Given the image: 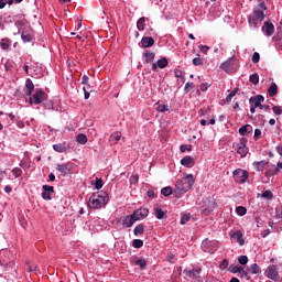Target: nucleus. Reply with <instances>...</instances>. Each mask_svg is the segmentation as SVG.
Masks as SVG:
<instances>
[{"instance_id": "30", "label": "nucleus", "mask_w": 282, "mask_h": 282, "mask_svg": "<svg viewBox=\"0 0 282 282\" xmlns=\"http://www.w3.org/2000/svg\"><path fill=\"white\" fill-rule=\"evenodd\" d=\"M228 271L229 272H232V274H237L238 272H243V267H239V265H235V264H231L229 268H228Z\"/></svg>"}, {"instance_id": "9", "label": "nucleus", "mask_w": 282, "mask_h": 282, "mask_svg": "<svg viewBox=\"0 0 282 282\" xmlns=\"http://www.w3.org/2000/svg\"><path fill=\"white\" fill-rule=\"evenodd\" d=\"M202 250H204V252H209L210 254H213V252H216L217 250V243L208 239H205L202 242Z\"/></svg>"}, {"instance_id": "39", "label": "nucleus", "mask_w": 282, "mask_h": 282, "mask_svg": "<svg viewBox=\"0 0 282 282\" xmlns=\"http://www.w3.org/2000/svg\"><path fill=\"white\" fill-rule=\"evenodd\" d=\"M236 213H237V215H239V217H243V215H246V213H248V209H246V207H243V206H239L236 208Z\"/></svg>"}, {"instance_id": "54", "label": "nucleus", "mask_w": 282, "mask_h": 282, "mask_svg": "<svg viewBox=\"0 0 282 282\" xmlns=\"http://www.w3.org/2000/svg\"><path fill=\"white\" fill-rule=\"evenodd\" d=\"M26 265H28V272H35V274L36 272H39V267L32 265L30 263H26Z\"/></svg>"}, {"instance_id": "10", "label": "nucleus", "mask_w": 282, "mask_h": 282, "mask_svg": "<svg viewBox=\"0 0 282 282\" xmlns=\"http://www.w3.org/2000/svg\"><path fill=\"white\" fill-rule=\"evenodd\" d=\"M229 237L231 241H236L239 246H245L246 240L243 239V234L240 230L230 231Z\"/></svg>"}, {"instance_id": "52", "label": "nucleus", "mask_w": 282, "mask_h": 282, "mask_svg": "<svg viewBox=\"0 0 282 282\" xmlns=\"http://www.w3.org/2000/svg\"><path fill=\"white\" fill-rule=\"evenodd\" d=\"M198 57H195L193 59V65H195V67H199V65H204V62L199 58V54H197Z\"/></svg>"}, {"instance_id": "36", "label": "nucleus", "mask_w": 282, "mask_h": 282, "mask_svg": "<svg viewBox=\"0 0 282 282\" xmlns=\"http://www.w3.org/2000/svg\"><path fill=\"white\" fill-rule=\"evenodd\" d=\"M250 272L251 274H261V267H259L257 263H253L250 265Z\"/></svg>"}, {"instance_id": "29", "label": "nucleus", "mask_w": 282, "mask_h": 282, "mask_svg": "<svg viewBox=\"0 0 282 282\" xmlns=\"http://www.w3.org/2000/svg\"><path fill=\"white\" fill-rule=\"evenodd\" d=\"M267 177H272V175H279V167L272 165L269 171L265 172Z\"/></svg>"}, {"instance_id": "63", "label": "nucleus", "mask_w": 282, "mask_h": 282, "mask_svg": "<svg viewBox=\"0 0 282 282\" xmlns=\"http://www.w3.org/2000/svg\"><path fill=\"white\" fill-rule=\"evenodd\" d=\"M148 197H149L150 199H154V197H155V192L152 191V189H149V191H148Z\"/></svg>"}, {"instance_id": "59", "label": "nucleus", "mask_w": 282, "mask_h": 282, "mask_svg": "<svg viewBox=\"0 0 282 282\" xmlns=\"http://www.w3.org/2000/svg\"><path fill=\"white\" fill-rule=\"evenodd\" d=\"M193 87H195V85L191 82H188L187 84H185V91L188 93L191 89H193Z\"/></svg>"}, {"instance_id": "20", "label": "nucleus", "mask_w": 282, "mask_h": 282, "mask_svg": "<svg viewBox=\"0 0 282 282\" xmlns=\"http://www.w3.org/2000/svg\"><path fill=\"white\" fill-rule=\"evenodd\" d=\"M56 171H58L59 173H62L65 176V175L69 174V171H72V165L69 163L57 164Z\"/></svg>"}, {"instance_id": "44", "label": "nucleus", "mask_w": 282, "mask_h": 282, "mask_svg": "<svg viewBox=\"0 0 282 282\" xmlns=\"http://www.w3.org/2000/svg\"><path fill=\"white\" fill-rule=\"evenodd\" d=\"M228 265H230V262L228 261V259H224L220 262L219 268H220V270H228Z\"/></svg>"}, {"instance_id": "33", "label": "nucleus", "mask_w": 282, "mask_h": 282, "mask_svg": "<svg viewBox=\"0 0 282 282\" xmlns=\"http://www.w3.org/2000/svg\"><path fill=\"white\" fill-rule=\"evenodd\" d=\"M161 193L164 195V197H170V195H175L174 189L172 187H163L161 189Z\"/></svg>"}, {"instance_id": "53", "label": "nucleus", "mask_w": 282, "mask_h": 282, "mask_svg": "<svg viewBox=\"0 0 282 282\" xmlns=\"http://www.w3.org/2000/svg\"><path fill=\"white\" fill-rule=\"evenodd\" d=\"M135 265H139L142 269L147 267V260L140 259L135 261Z\"/></svg>"}, {"instance_id": "19", "label": "nucleus", "mask_w": 282, "mask_h": 282, "mask_svg": "<svg viewBox=\"0 0 282 282\" xmlns=\"http://www.w3.org/2000/svg\"><path fill=\"white\" fill-rule=\"evenodd\" d=\"M53 149L56 151V153H67V151H69V145L67 142H63L54 144Z\"/></svg>"}, {"instance_id": "60", "label": "nucleus", "mask_w": 282, "mask_h": 282, "mask_svg": "<svg viewBox=\"0 0 282 282\" xmlns=\"http://www.w3.org/2000/svg\"><path fill=\"white\" fill-rule=\"evenodd\" d=\"M237 95V93L231 91L227 97H226V102H230L232 100V98H235V96Z\"/></svg>"}, {"instance_id": "40", "label": "nucleus", "mask_w": 282, "mask_h": 282, "mask_svg": "<svg viewBox=\"0 0 282 282\" xmlns=\"http://www.w3.org/2000/svg\"><path fill=\"white\" fill-rule=\"evenodd\" d=\"M77 142H78V144H87V135L78 134L77 135Z\"/></svg>"}, {"instance_id": "27", "label": "nucleus", "mask_w": 282, "mask_h": 282, "mask_svg": "<svg viewBox=\"0 0 282 282\" xmlns=\"http://www.w3.org/2000/svg\"><path fill=\"white\" fill-rule=\"evenodd\" d=\"M133 234L135 237H138V235H144V225L143 224L137 225L133 229Z\"/></svg>"}, {"instance_id": "1", "label": "nucleus", "mask_w": 282, "mask_h": 282, "mask_svg": "<svg viewBox=\"0 0 282 282\" xmlns=\"http://www.w3.org/2000/svg\"><path fill=\"white\" fill-rule=\"evenodd\" d=\"M193 184H195L193 174H187L185 177L177 180L174 187L175 197H182L185 193H188L193 188Z\"/></svg>"}, {"instance_id": "28", "label": "nucleus", "mask_w": 282, "mask_h": 282, "mask_svg": "<svg viewBox=\"0 0 282 282\" xmlns=\"http://www.w3.org/2000/svg\"><path fill=\"white\" fill-rule=\"evenodd\" d=\"M122 138V133L120 132H115L110 135V141L113 142V144H118Z\"/></svg>"}, {"instance_id": "41", "label": "nucleus", "mask_w": 282, "mask_h": 282, "mask_svg": "<svg viewBox=\"0 0 282 282\" xmlns=\"http://www.w3.org/2000/svg\"><path fill=\"white\" fill-rule=\"evenodd\" d=\"M93 184L97 191H100V188L104 186L102 178H96L95 183L93 182Z\"/></svg>"}, {"instance_id": "5", "label": "nucleus", "mask_w": 282, "mask_h": 282, "mask_svg": "<svg viewBox=\"0 0 282 282\" xmlns=\"http://www.w3.org/2000/svg\"><path fill=\"white\" fill-rule=\"evenodd\" d=\"M236 65H237V59L231 57L223 62L219 66V69H223V72H226L227 74H232V72H235Z\"/></svg>"}, {"instance_id": "2", "label": "nucleus", "mask_w": 282, "mask_h": 282, "mask_svg": "<svg viewBox=\"0 0 282 282\" xmlns=\"http://www.w3.org/2000/svg\"><path fill=\"white\" fill-rule=\"evenodd\" d=\"M108 202L109 196L107 195V193H95L89 197L88 207L93 208L94 210L105 208Z\"/></svg>"}, {"instance_id": "13", "label": "nucleus", "mask_w": 282, "mask_h": 282, "mask_svg": "<svg viewBox=\"0 0 282 282\" xmlns=\"http://www.w3.org/2000/svg\"><path fill=\"white\" fill-rule=\"evenodd\" d=\"M42 188V198L50 202V199H52V195H54V186L43 185Z\"/></svg>"}, {"instance_id": "38", "label": "nucleus", "mask_w": 282, "mask_h": 282, "mask_svg": "<svg viewBox=\"0 0 282 282\" xmlns=\"http://www.w3.org/2000/svg\"><path fill=\"white\" fill-rule=\"evenodd\" d=\"M261 197H263V199H272V197H274V194H272V191L267 189L261 194Z\"/></svg>"}, {"instance_id": "3", "label": "nucleus", "mask_w": 282, "mask_h": 282, "mask_svg": "<svg viewBox=\"0 0 282 282\" xmlns=\"http://www.w3.org/2000/svg\"><path fill=\"white\" fill-rule=\"evenodd\" d=\"M260 8L261 10L256 9L253 10V13L248 17L250 28H258L259 23L265 19V13L263 11L268 10V7H265V3H260Z\"/></svg>"}, {"instance_id": "14", "label": "nucleus", "mask_w": 282, "mask_h": 282, "mask_svg": "<svg viewBox=\"0 0 282 282\" xmlns=\"http://www.w3.org/2000/svg\"><path fill=\"white\" fill-rule=\"evenodd\" d=\"M199 274H202V269L199 268L187 272L188 279H192L193 282H202Z\"/></svg>"}, {"instance_id": "45", "label": "nucleus", "mask_w": 282, "mask_h": 282, "mask_svg": "<svg viewBox=\"0 0 282 282\" xmlns=\"http://www.w3.org/2000/svg\"><path fill=\"white\" fill-rule=\"evenodd\" d=\"M156 111H159L160 113H165V111H169V105H159L156 107Z\"/></svg>"}, {"instance_id": "37", "label": "nucleus", "mask_w": 282, "mask_h": 282, "mask_svg": "<svg viewBox=\"0 0 282 282\" xmlns=\"http://www.w3.org/2000/svg\"><path fill=\"white\" fill-rule=\"evenodd\" d=\"M249 80L252 85H259V74L254 73L250 75Z\"/></svg>"}, {"instance_id": "32", "label": "nucleus", "mask_w": 282, "mask_h": 282, "mask_svg": "<svg viewBox=\"0 0 282 282\" xmlns=\"http://www.w3.org/2000/svg\"><path fill=\"white\" fill-rule=\"evenodd\" d=\"M268 94L271 97H274V96H276V94H279V88H278L276 84H273L270 86V88L268 89Z\"/></svg>"}, {"instance_id": "50", "label": "nucleus", "mask_w": 282, "mask_h": 282, "mask_svg": "<svg viewBox=\"0 0 282 282\" xmlns=\"http://www.w3.org/2000/svg\"><path fill=\"white\" fill-rule=\"evenodd\" d=\"M252 63L257 64L259 63V61H261V55L259 54V52H254L252 57H251Z\"/></svg>"}, {"instance_id": "51", "label": "nucleus", "mask_w": 282, "mask_h": 282, "mask_svg": "<svg viewBox=\"0 0 282 282\" xmlns=\"http://www.w3.org/2000/svg\"><path fill=\"white\" fill-rule=\"evenodd\" d=\"M272 111L275 116H281L282 113V107L281 106H273Z\"/></svg>"}, {"instance_id": "21", "label": "nucleus", "mask_w": 282, "mask_h": 282, "mask_svg": "<svg viewBox=\"0 0 282 282\" xmlns=\"http://www.w3.org/2000/svg\"><path fill=\"white\" fill-rule=\"evenodd\" d=\"M154 44L155 40H153L151 36L142 37L141 40L142 47H153Z\"/></svg>"}, {"instance_id": "42", "label": "nucleus", "mask_w": 282, "mask_h": 282, "mask_svg": "<svg viewBox=\"0 0 282 282\" xmlns=\"http://www.w3.org/2000/svg\"><path fill=\"white\" fill-rule=\"evenodd\" d=\"M248 129H250V124L242 126V127L239 129L240 135H246V133H250V131H249Z\"/></svg>"}, {"instance_id": "43", "label": "nucleus", "mask_w": 282, "mask_h": 282, "mask_svg": "<svg viewBox=\"0 0 282 282\" xmlns=\"http://www.w3.org/2000/svg\"><path fill=\"white\" fill-rule=\"evenodd\" d=\"M180 149H181V153H186V151H193V145H191V144H182L180 147Z\"/></svg>"}, {"instance_id": "23", "label": "nucleus", "mask_w": 282, "mask_h": 282, "mask_svg": "<svg viewBox=\"0 0 282 282\" xmlns=\"http://www.w3.org/2000/svg\"><path fill=\"white\" fill-rule=\"evenodd\" d=\"M254 170L261 172L268 166V161H257L253 162Z\"/></svg>"}, {"instance_id": "22", "label": "nucleus", "mask_w": 282, "mask_h": 282, "mask_svg": "<svg viewBox=\"0 0 282 282\" xmlns=\"http://www.w3.org/2000/svg\"><path fill=\"white\" fill-rule=\"evenodd\" d=\"M32 91H34V83H32V79L28 78L25 80V94H26V96H32Z\"/></svg>"}, {"instance_id": "11", "label": "nucleus", "mask_w": 282, "mask_h": 282, "mask_svg": "<svg viewBox=\"0 0 282 282\" xmlns=\"http://www.w3.org/2000/svg\"><path fill=\"white\" fill-rule=\"evenodd\" d=\"M12 253L10 251H1L0 252V263L4 267H12Z\"/></svg>"}, {"instance_id": "64", "label": "nucleus", "mask_w": 282, "mask_h": 282, "mask_svg": "<svg viewBox=\"0 0 282 282\" xmlns=\"http://www.w3.org/2000/svg\"><path fill=\"white\" fill-rule=\"evenodd\" d=\"M275 151H276V153H279V155H281V158H282V144H281V145H278V147L275 148Z\"/></svg>"}, {"instance_id": "31", "label": "nucleus", "mask_w": 282, "mask_h": 282, "mask_svg": "<svg viewBox=\"0 0 282 282\" xmlns=\"http://www.w3.org/2000/svg\"><path fill=\"white\" fill-rule=\"evenodd\" d=\"M154 215H155L156 219H164V215H166V214L164 213V210H162V208L154 207Z\"/></svg>"}, {"instance_id": "56", "label": "nucleus", "mask_w": 282, "mask_h": 282, "mask_svg": "<svg viewBox=\"0 0 282 282\" xmlns=\"http://www.w3.org/2000/svg\"><path fill=\"white\" fill-rule=\"evenodd\" d=\"M142 246H144V242L140 239H135L133 241V248H142Z\"/></svg>"}, {"instance_id": "4", "label": "nucleus", "mask_w": 282, "mask_h": 282, "mask_svg": "<svg viewBox=\"0 0 282 282\" xmlns=\"http://www.w3.org/2000/svg\"><path fill=\"white\" fill-rule=\"evenodd\" d=\"M264 100H265V98L263 97V95H258V96L251 97L249 99L251 113H256L257 108L263 109L264 106L261 104L264 102Z\"/></svg>"}, {"instance_id": "12", "label": "nucleus", "mask_w": 282, "mask_h": 282, "mask_svg": "<svg viewBox=\"0 0 282 282\" xmlns=\"http://www.w3.org/2000/svg\"><path fill=\"white\" fill-rule=\"evenodd\" d=\"M132 215L137 221H140V219H147V217H149V208L141 207L135 209Z\"/></svg>"}, {"instance_id": "7", "label": "nucleus", "mask_w": 282, "mask_h": 282, "mask_svg": "<svg viewBox=\"0 0 282 282\" xmlns=\"http://www.w3.org/2000/svg\"><path fill=\"white\" fill-rule=\"evenodd\" d=\"M248 140L240 139V141L236 144L237 153L240 155V158H246L248 155V147L246 143Z\"/></svg>"}, {"instance_id": "61", "label": "nucleus", "mask_w": 282, "mask_h": 282, "mask_svg": "<svg viewBox=\"0 0 282 282\" xmlns=\"http://www.w3.org/2000/svg\"><path fill=\"white\" fill-rule=\"evenodd\" d=\"M253 138H254L256 140H259V138H261V129H256V130H254Z\"/></svg>"}, {"instance_id": "26", "label": "nucleus", "mask_w": 282, "mask_h": 282, "mask_svg": "<svg viewBox=\"0 0 282 282\" xmlns=\"http://www.w3.org/2000/svg\"><path fill=\"white\" fill-rule=\"evenodd\" d=\"M137 28L140 32H143L144 28H147V18H140L137 22Z\"/></svg>"}, {"instance_id": "49", "label": "nucleus", "mask_w": 282, "mask_h": 282, "mask_svg": "<svg viewBox=\"0 0 282 282\" xmlns=\"http://www.w3.org/2000/svg\"><path fill=\"white\" fill-rule=\"evenodd\" d=\"M138 182H140V175L138 174H132L130 176V184H138Z\"/></svg>"}, {"instance_id": "55", "label": "nucleus", "mask_w": 282, "mask_h": 282, "mask_svg": "<svg viewBox=\"0 0 282 282\" xmlns=\"http://www.w3.org/2000/svg\"><path fill=\"white\" fill-rule=\"evenodd\" d=\"M198 48L200 50V52H203V54H208L210 46L200 44Z\"/></svg>"}, {"instance_id": "16", "label": "nucleus", "mask_w": 282, "mask_h": 282, "mask_svg": "<svg viewBox=\"0 0 282 282\" xmlns=\"http://www.w3.org/2000/svg\"><path fill=\"white\" fill-rule=\"evenodd\" d=\"M34 98V105H41L43 100H45V91L41 89H36L35 93L33 94Z\"/></svg>"}, {"instance_id": "6", "label": "nucleus", "mask_w": 282, "mask_h": 282, "mask_svg": "<svg viewBox=\"0 0 282 282\" xmlns=\"http://www.w3.org/2000/svg\"><path fill=\"white\" fill-rule=\"evenodd\" d=\"M264 276L271 279V281H279V270L276 269V265L270 264L264 272Z\"/></svg>"}, {"instance_id": "35", "label": "nucleus", "mask_w": 282, "mask_h": 282, "mask_svg": "<svg viewBox=\"0 0 282 282\" xmlns=\"http://www.w3.org/2000/svg\"><path fill=\"white\" fill-rule=\"evenodd\" d=\"M143 56L145 57V63H153L155 61V53H143Z\"/></svg>"}, {"instance_id": "62", "label": "nucleus", "mask_w": 282, "mask_h": 282, "mask_svg": "<svg viewBox=\"0 0 282 282\" xmlns=\"http://www.w3.org/2000/svg\"><path fill=\"white\" fill-rule=\"evenodd\" d=\"M83 91H84V98L85 100H89V91H87V87H83Z\"/></svg>"}, {"instance_id": "15", "label": "nucleus", "mask_w": 282, "mask_h": 282, "mask_svg": "<svg viewBox=\"0 0 282 282\" xmlns=\"http://www.w3.org/2000/svg\"><path fill=\"white\" fill-rule=\"evenodd\" d=\"M262 32L267 36H272V34H274V24H272V22L265 21L262 26Z\"/></svg>"}, {"instance_id": "18", "label": "nucleus", "mask_w": 282, "mask_h": 282, "mask_svg": "<svg viewBox=\"0 0 282 282\" xmlns=\"http://www.w3.org/2000/svg\"><path fill=\"white\" fill-rule=\"evenodd\" d=\"M181 164L186 166V169H193L195 166V159L187 155L181 160Z\"/></svg>"}, {"instance_id": "47", "label": "nucleus", "mask_w": 282, "mask_h": 282, "mask_svg": "<svg viewBox=\"0 0 282 282\" xmlns=\"http://www.w3.org/2000/svg\"><path fill=\"white\" fill-rule=\"evenodd\" d=\"M188 221H191V215L185 214L181 217V224L182 226H184L185 224H188Z\"/></svg>"}, {"instance_id": "24", "label": "nucleus", "mask_w": 282, "mask_h": 282, "mask_svg": "<svg viewBox=\"0 0 282 282\" xmlns=\"http://www.w3.org/2000/svg\"><path fill=\"white\" fill-rule=\"evenodd\" d=\"M21 39L23 41V43H32L34 35H32V33L24 31L21 34Z\"/></svg>"}, {"instance_id": "17", "label": "nucleus", "mask_w": 282, "mask_h": 282, "mask_svg": "<svg viewBox=\"0 0 282 282\" xmlns=\"http://www.w3.org/2000/svg\"><path fill=\"white\" fill-rule=\"evenodd\" d=\"M135 221L138 220L135 219V216H133V214L128 215L122 219V226L123 228H131V226H133Z\"/></svg>"}, {"instance_id": "48", "label": "nucleus", "mask_w": 282, "mask_h": 282, "mask_svg": "<svg viewBox=\"0 0 282 282\" xmlns=\"http://www.w3.org/2000/svg\"><path fill=\"white\" fill-rule=\"evenodd\" d=\"M238 262L240 263V265H247L248 264V256H240L238 258Z\"/></svg>"}, {"instance_id": "57", "label": "nucleus", "mask_w": 282, "mask_h": 282, "mask_svg": "<svg viewBox=\"0 0 282 282\" xmlns=\"http://www.w3.org/2000/svg\"><path fill=\"white\" fill-rule=\"evenodd\" d=\"M240 279H246V281H250V275L246 272V270L242 269V271L239 272Z\"/></svg>"}, {"instance_id": "46", "label": "nucleus", "mask_w": 282, "mask_h": 282, "mask_svg": "<svg viewBox=\"0 0 282 282\" xmlns=\"http://www.w3.org/2000/svg\"><path fill=\"white\" fill-rule=\"evenodd\" d=\"M22 174H23V171L21 169H19V167H14L12 170L13 177H21Z\"/></svg>"}, {"instance_id": "25", "label": "nucleus", "mask_w": 282, "mask_h": 282, "mask_svg": "<svg viewBox=\"0 0 282 282\" xmlns=\"http://www.w3.org/2000/svg\"><path fill=\"white\" fill-rule=\"evenodd\" d=\"M11 43H12V42L10 41V39L4 37V39H2V40L0 41V47H2V50H4V51H8V50H10Z\"/></svg>"}, {"instance_id": "34", "label": "nucleus", "mask_w": 282, "mask_h": 282, "mask_svg": "<svg viewBox=\"0 0 282 282\" xmlns=\"http://www.w3.org/2000/svg\"><path fill=\"white\" fill-rule=\"evenodd\" d=\"M156 65L158 67H160V69H164V67H169V59H166V57H163L156 62Z\"/></svg>"}, {"instance_id": "8", "label": "nucleus", "mask_w": 282, "mask_h": 282, "mask_svg": "<svg viewBox=\"0 0 282 282\" xmlns=\"http://www.w3.org/2000/svg\"><path fill=\"white\" fill-rule=\"evenodd\" d=\"M248 172L241 169H238L234 171V177L238 184H245V182L248 180Z\"/></svg>"}, {"instance_id": "58", "label": "nucleus", "mask_w": 282, "mask_h": 282, "mask_svg": "<svg viewBox=\"0 0 282 282\" xmlns=\"http://www.w3.org/2000/svg\"><path fill=\"white\" fill-rule=\"evenodd\" d=\"M82 85H85L84 87H89V77L87 75L83 76Z\"/></svg>"}]
</instances>
